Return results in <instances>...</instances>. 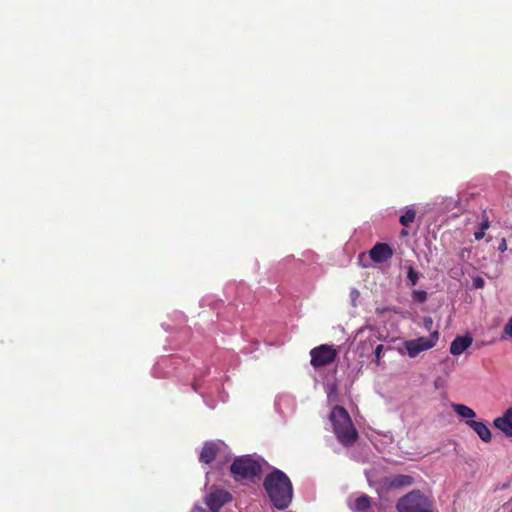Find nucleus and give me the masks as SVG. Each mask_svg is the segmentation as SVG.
<instances>
[{"mask_svg":"<svg viewBox=\"0 0 512 512\" xmlns=\"http://www.w3.org/2000/svg\"><path fill=\"white\" fill-rule=\"evenodd\" d=\"M263 487L275 508L284 510L290 505L293 497V487L290 479L283 471L275 469L269 473L264 479Z\"/></svg>","mask_w":512,"mask_h":512,"instance_id":"nucleus-1","label":"nucleus"},{"mask_svg":"<svg viewBox=\"0 0 512 512\" xmlns=\"http://www.w3.org/2000/svg\"><path fill=\"white\" fill-rule=\"evenodd\" d=\"M329 419L337 440L343 446H352L358 439V432L347 410L342 406L336 405L333 407Z\"/></svg>","mask_w":512,"mask_h":512,"instance_id":"nucleus-2","label":"nucleus"},{"mask_svg":"<svg viewBox=\"0 0 512 512\" xmlns=\"http://www.w3.org/2000/svg\"><path fill=\"white\" fill-rule=\"evenodd\" d=\"M231 474L237 481L243 479H254L262 473V464L259 459L244 455L234 459L230 466Z\"/></svg>","mask_w":512,"mask_h":512,"instance_id":"nucleus-3","label":"nucleus"},{"mask_svg":"<svg viewBox=\"0 0 512 512\" xmlns=\"http://www.w3.org/2000/svg\"><path fill=\"white\" fill-rule=\"evenodd\" d=\"M398 512H433L432 503L420 490H413L399 499Z\"/></svg>","mask_w":512,"mask_h":512,"instance_id":"nucleus-4","label":"nucleus"},{"mask_svg":"<svg viewBox=\"0 0 512 512\" xmlns=\"http://www.w3.org/2000/svg\"><path fill=\"white\" fill-rule=\"evenodd\" d=\"M439 339L438 331H434L429 337H419L417 339L404 342V347L409 357L414 358L419 353L433 348Z\"/></svg>","mask_w":512,"mask_h":512,"instance_id":"nucleus-5","label":"nucleus"},{"mask_svg":"<svg viewBox=\"0 0 512 512\" xmlns=\"http://www.w3.org/2000/svg\"><path fill=\"white\" fill-rule=\"evenodd\" d=\"M310 363L314 368L327 366L335 361L337 351L330 345L322 344L310 351Z\"/></svg>","mask_w":512,"mask_h":512,"instance_id":"nucleus-6","label":"nucleus"},{"mask_svg":"<svg viewBox=\"0 0 512 512\" xmlns=\"http://www.w3.org/2000/svg\"><path fill=\"white\" fill-rule=\"evenodd\" d=\"M232 496L224 490H217L210 493L206 498V504L211 512H219L220 508L231 501Z\"/></svg>","mask_w":512,"mask_h":512,"instance_id":"nucleus-7","label":"nucleus"},{"mask_svg":"<svg viewBox=\"0 0 512 512\" xmlns=\"http://www.w3.org/2000/svg\"><path fill=\"white\" fill-rule=\"evenodd\" d=\"M370 258L375 263H383L393 256V250L387 243H377L370 251Z\"/></svg>","mask_w":512,"mask_h":512,"instance_id":"nucleus-8","label":"nucleus"},{"mask_svg":"<svg viewBox=\"0 0 512 512\" xmlns=\"http://www.w3.org/2000/svg\"><path fill=\"white\" fill-rule=\"evenodd\" d=\"M412 484H414V478L406 474L392 475L384 479V485L388 489H401L409 487Z\"/></svg>","mask_w":512,"mask_h":512,"instance_id":"nucleus-9","label":"nucleus"},{"mask_svg":"<svg viewBox=\"0 0 512 512\" xmlns=\"http://www.w3.org/2000/svg\"><path fill=\"white\" fill-rule=\"evenodd\" d=\"M493 425L506 436L512 437V407L507 409L502 416L495 418Z\"/></svg>","mask_w":512,"mask_h":512,"instance_id":"nucleus-10","label":"nucleus"},{"mask_svg":"<svg viewBox=\"0 0 512 512\" xmlns=\"http://www.w3.org/2000/svg\"><path fill=\"white\" fill-rule=\"evenodd\" d=\"M466 425L471 428L483 442L489 443L492 440L491 431L484 421L466 420Z\"/></svg>","mask_w":512,"mask_h":512,"instance_id":"nucleus-11","label":"nucleus"},{"mask_svg":"<svg viewBox=\"0 0 512 512\" xmlns=\"http://www.w3.org/2000/svg\"><path fill=\"white\" fill-rule=\"evenodd\" d=\"M219 452V446L213 442H205L199 455V461L201 463L210 464L212 463Z\"/></svg>","mask_w":512,"mask_h":512,"instance_id":"nucleus-12","label":"nucleus"},{"mask_svg":"<svg viewBox=\"0 0 512 512\" xmlns=\"http://www.w3.org/2000/svg\"><path fill=\"white\" fill-rule=\"evenodd\" d=\"M473 342L470 335L457 336L450 344V353L454 356L462 354Z\"/></svg>","mask_w":512,"mask_h":512,"instance_id":"nucleus-13","label":"nucleus"},{"mask_svg":"<svg viewBox=\"0 0 512 512\" xmlns=\"http://www.w3.org/2000/svg\"><path fill=\"white\" fill-rule=\"evenodd\" d=\"M371 508V497L363 494L357 497L351 506L353 512H369Z\"/></svg>","mask_w":512,"mask_h":512,"instance_id":"nucleus-14","label":"nucleus"},{"mask_svg":"<svg viewBox=\"0 0 512 512\" xmlns=\"http://www.w3.org/2000/svg\"><path fill=\"white\" fill-rule=\"evenodd\" d=\"M453 411L461 418H464V419H467V420H473V418L476 417V413L475 411L464 405V404H456V403H453L451 405Z\"/></svg>","mask_w":512,"mask_h":512,"instance_id":"nucleus-15","label":"nucleus"},{"mask_svg":"<svg viewBox=\"0 0 512 512\" xmlns=\"http://www.w3.org/2000/svg\"><path fill=\"white\" fill-rule=\"evenodd\" d=\"M415 217H416V212L415 210L413 209H408L403 215L400 216V223L401 225L407 227L409 226L412 222H414L415 220Z\"/></svg>","mask_w":512,"mask_h":512,"instance_id":"nucleus-16","label":"nucleus"},{"mask_svg":"<svg viewBox=\"0 0 512 512\" xmlns=\"http://www.w3.org/2000/svg\"><path fill=\"white\" fill-rule=\"evenodd\" d=\"M411 296L416 303H424L428 299V294L424 290H413Z\"/></svg>","mask_w":512,"mask_h":512,"instance_id":"nucleus-17","label":"nucleus"},{"mask_svg":"<svg viewBox=\"0 0 512 512\" xmlns=\"http://www.w3.org/2000/svg\"><path fill=\"white\" fill-rule=\"evenodd\" d=\"M407 279L412 286L418 283L419 273L412 266H409L407 269Z\"/></svg>","mask_w":512,"mask_h":512,"instance_id":"nucleus-18","label":"nucleus"},{"mask_svg":"<svg viewBox=\"0 0 512 512\" xmlns=\"http://www.w3.org/2000/svg\"><path fill=\"white\" fill-rule=\"evenodd\" d=\"M384 349V345L383 344H378L374 350V362L377 366H380L381 365V355H382V351Z\"/></svg>","mask_w":512,"mask_h":512,"instance_id":"nucleus-19","label":"nucleus"},{"mask_svg":"<svg viewBox=\"0 0 512 512\" xmlns=\"http://www.w3.org/2000/svg\"><path fill=\"white\" fill-rule=\"evenodd\" d=\"M504 333L508 336H512V317L504 327Z\"/></svg>","mask_w":512,"mask_h":512,"instance_id":"nucleus-20","label":"nucleus"},{"mask_svg":"<svg viewBox=\"0 0 512 512\" xmlns=\"http://www.w3.org/2000/svg\"><path fill=\"white\" fill-rule=\"evenodd\" d=\"M485 282L483 280V278L481 277H476L474 280H473V285L475 288H483Z\"/></svg>","mask_w":512,"mask_h":512,"instance_id":"nucleus-21","label":"nucleus"},{"mask_svg":"<svg viewBox=\"0 0 512 512\" xmlns=\"http://www.w3.org/2000/svg\"><path fill=\"white\" fill-rule=\"evenodd\" d=\"M485 236V231L483 229H480L474 233V237L476 240H481Z\"/></svg>","mask_w":512,"mask_h":512,"instance_id":"nucleus-22","label":"nucleus"},{"mask_svg":"<svg viewBox=\"0 0 512 512\" xmlns=\"http://www.w3.org/2000/svg\"><path fill=\"white\" fill-rule=\"evenodd\" d=\"M506 249H507L506 240L503 238V239L501 240V242H500L499 246H498V250H499L500 252H504V251H506Z\"/></svg>","mask_w":512,"mask_h":512,"instance_id":"nucleus-23","label":"nucleus"},{"mask_svg":"<svg viewBox=\"0 0 512 512\" xmlns=\"http://www.w3.org/2000/svg\"><path fill=\"white\" fill-rule=\"evenodd\" d=\"M488 227H489V222H488V220H485L484 222L481 223L480 229H483V231H485L486 229H488Z\"/></svg>","mask_w":512,"mask_h":512,"instance_id":"nucleus-24","label":"nucleus"},{"mask_svg":"<svg viewBox=\"0 0 512 512\" xmlns=\"http://www.w3.org/2000/svg\"><path fill=\"white\" fill-rule=\"evenodd\" d=\"M424 323L428 327V325L432 324V319L430 317H425L424 318Z\"/></svg>","mask_w":512,"mask_h":512,"instance_id":"nucleus-25","label":"nucleus"},{"mask_svg":"<svg viewBox=\"0 0 512 512\" xmlns=\"http://www.w3.org/2000/svg\"><path fill=\"white\" fill-rule=\"evenodd\" d=\"M191 512H207V511L205 509H203L202 507H196Z\"/></svg>","mask_w":512,"mask_h":512,"instance_id":"nucleus-26","label":"nucleus"},{"mask_svg":"<svg viewBox=\"0 0 512 512\" xmlns=\"http://www.w3.org/2000/svg\"><path fill=\"white\" fill-rule=\"evenodd\" d=\"M407 234H408V232H407L406 230H404V229H403V230L401 231V235H402V236H406Z\"/></svg>","mask_w":512,"mask_h":512,"instance_id":"nucleus-27","label":"nucleus"},{"mask_svg":"<svg viewBox=\"0 0 512 512\" xmlns=\"http://www.w3.org/2000/svg\"><path fill=\"white\" fill-rule=\"evenodd\" d=\"M377 311H378L379 313H383V312L385 311V309H383V310H379V308H377Z\"/></svg>","mask_w":512,"mask_h":512,"instance_id":"nucleus-28","label":"nucleus"},{"mask_svg":"<svg viewBox=\"0 0 512 512\" xmlns=\"http://www.w3.org/2000/svg\"><path fill=\"white\" fill-rule=\"evenodd\" d=\"M510 512H512V508H511V511H510Z\"/></svg>","mask_w":512,"mask_h":512,"instance_id":"nucleus-29","label":"nucleus"}]
</instances>
